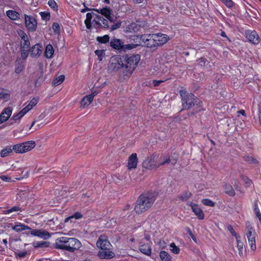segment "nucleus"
Here are the masks:
<instances>
[{
	"label": "nucleus",
	"mask_w": 261,
	"mask_h": 261,
	"mask_svg": "<svg viewBox=\"0 0 261 261\" xmlns=\"http://www.w3.org/2000/svg\"><path fill=\"white\" fill-rule=\"evenodd\" d=\"M182 103V110H189L193 107L194 113H197L202 110V101L192 93H188L186 90L179 91Z\"/></svg>",
	"instance_id": "1"
},
{
	"label": "nucleus",
	"mask_w": 261,
	"mask_h": 261,
	"mask_svg": "<svg viewBox=\"0 0 261 261\" xmlns=\"http://www.w3.org/2000/svg\"><path fill=\"white\" fill-rule=\"evenodd\" d=\"M156 200L154 193L148 192L141 194L137 198L134 207L137 214H141L148 211Z\"/></svg>",
	"instance_id": "2"
},
{
	"label": "nucleus",
	"mask_w": 261,
	"mask_h": 261,
	"mask_svg": "<svg viewBox=\"0 0 261 261\" xmlns=\"http://www.w3.org/2000/svg\"><path fill=\"white\" fill-rule=\"evenodd\" d=\"M96 246L99 248L97 256L100 258L110 259L115 256V253L112 251L113 246L107 236L100 235L97 241Z\"/></svg>",
	"instance_id": "3"
},
{
	"label": "nucleus",
	"mask_w": 261,
	"mask_h": 261,
	"mask_svg": "<svg viewBox=\"0 0 261 261\" xmlns=\"http://www.w3.org/2000/svg\"><path fill=\"white\" fill-rule=\"evenodd\" d=\"M55 247L57 249L67 250L73 252L81 246V242L74 238L62 237L56 239Z\"/></svg>",
	"instance_id": "4"
},
{
	"label": "nucleus",
	"mask_w": 261,
	"mask_h": 261,
	"mask_svg": "<svg viewBox=\"0 0 261 261\" xmlns=\"http://www.w3.org/2000/svg\"><path fill=\"white\" fill-rule=\"evenodd\" d=\"M122 59L126 74L128 73L131 74L136 68L140 60V55L139 54L125 55L122 56Z\"/></svg>",
	"instance_id": "5"
},
{
	"label": "nucleus",
	"mask_w": 261,
	"mask_h": 261,
	"mask_svg": "<svg viewBox=\"0 0 261 261\" xmlns=\"http://www.w3.org/2000/svg\"><path fill=\"white\" fill-rule=\"evenodd\" d=\"M245 235L248 239V244L251 250L254 251L256 249L255 238L256 233L254 227L249 221L245 223Z\"/></svg>",
	"instance_id": "6"
},
{
	"label": "nucleus",
	"mask_w": 261,
	"mask_h": 261,
	"mask_svg": "<svg viewBox=\"0 0 261 261\" xmlns=\"http://www.w3.org/2000/svg\"><path fill=\"white\" fill-rule=\"evenodd\" d=\"M35 146V141H29L13 145L12 149L16 153H23L31 150Z\"/></svg>",
	"instance_id": "7"
},
{
	"label": "nucleus",
	"mask_w": 261,
	"mask_h": 261,
	"mask_svg": "<svg viewBox=\"0 0 261 261\" xmlns=\"http://www.w3.org/2000/svg\"><path fill=\"white\" fill-rule=\"evenodd\" d=\"M158 155L156 153H152L147 155L142 163V167L147 170H152L154 169H156L159 168V164L157 163L156 160Z\"/></svg>",
	"instance_id": "8"
},
{
	"label": "nucleus",
	"mask_w": 261,
	"mask_h": 261,
	"mask_svg": "<svg viewBox=\"0 0 261 261\" xmlns=\"http://www.w3.org/2000/svg\"><path fill=\"white\" fill-rule=\"evenodd\" d=\"M110 67L113 71H117L119 69H122L123 71L125 72L122 56H116L113 57L111 60Z\"/></svg>",
	"instance_id": "9"
},
{
	"label": "nucleus",
	"mask_w": 261,
	"mask_h": 261,
	"mask_svg": "<svg viewBox=\"0 0 261 261\" xmlns=\"http://www.w3.org/2000/svg\"><path fill=\"white\" fill-rule=\"evenodd\" d=\"M143 45L147 47L152 48L158 47V43L155 38H157L156 35L153 34H143Z\"/></svg>",
	"instance_id": "10"
},
{
	"label": "nucleus",
	"mask_w": 261,
	"mask_h": 261,
	"mask_svg": "<svg viewBox=\"0 0 261 261\" xmlns=\"http://www.w3.org/2000/svg\"><path fill=\"white\" fill-rule=\"evenodd\" d=\"M25 25L29 32H34L37 26V20L32 16L24 14Z\"/></svg>",
	"instance_id": "11"
},
{
	"label": "nucleus",
	"mask_w": 261,
	"mask_h": 261,
	"mask_svg": "<svg viewBox=\"0 0 261 261\" xmlns=\"http://www.w3.org/2000/svg\"><path fill=\"white\" fill-rule=\"evenodd\" d=\"M245 36L251 43L257 45L260 43V38L257 33L254 30H247L245 32Z\"/></svg>",
	"instance_id": "12"
},
{
	"label": "nucleus",
	"mask_w": 261,
	"mask_h": 261,
	"mask_svg": "<svg viewBox=\"0 0 261 261\" xmlns=\"http://www.w3.org/2000/svg\"><path fill=\"white\" fill-rule=\"evenodd\" d=\"M110 21L105 19L100 15H96L93 19V24L95 27H102L105 29H108L110 27Z\"/></svg>",
	"instance_id": "13"
},
{
	"label": "nucleus",
	"mask_w": 261,
	"mask_h": 261,
	"mask_svg": "<svg viewBox=\"0 0 261 261\" xmlns=\"http://www.w3.org/2000/svg\"><path fill=\"white\" fill-rule=\"evenodd\" d=\"M94 10L104 16L111 23L115 21V19L112 13V10L110 8L105 7L102 9H94Z\"/></svg>",
	"instance_id": "14"
},
{
	"label": "nucleus",
	"mask_w": 261,
	"mask_h": 261,
	"mask_svg": "<svg viewBox=\"0 0 261 261\" xmlns=\"http://www.w3.org/2000/svg\"><path fill=\"white\" fill-rule=\"evenodd\" d=\"M187 205L191 207L192 212L199 220H202L204 219V214L197 204L190 201L187 203Z\"/></svg>",
	"instance_id": "15"
},
{
	"label": "nucleus",
	"mask_w": 261,
	"mask_h": 261,
	"mask_svg": "<svg viewBox=\"0 0 261 261\" xmlns=\"http://www.w3.org/2000/svg\"><path fill=\"white\" fill-rule=\"evenodd\" d=\"M29 232H25L24 233L29 235L31 234L32 236L38 237L40 238H42L43 239H47L50 236V234L48 232L45 230H43L42 229H32Z\"/></svg>",
	"instance_id": "16"
},
{
	"label": "nucleus",
	"mask_w": 261,
	"mask_h": 261,
	"mask_svg": "<svg viewBox=\"0 0 261 261\" xmlns=\"http://www.w3.org/2000/svg\"><path fill=\"white\" fill-rule=\"evenodd\" d=\"M13 111L12 107L5 108L0 114V124L6 122L10 117Z\"/></svg>",
	"instance_id": "17"
},
{
	"label": "nucleus",
	"mask_w": 261,
	"mask_h": 261,
	"mask_svg": "<svg viewBox=\"0 0 261 261\" xmlns=\"http://www.w3.org/2000/svg\"><path fill=\"white\" fill-rule=\"evenodd\" d=\"M138 158L136 153H132L128 158L127 168L129 170L137 168L138 164Z\"/></svg>",
	"instance_id": "18"
},
{
	"label": "nucleus",
	"mask_w": 261,
	"mask_h": 261,
	"mask_svg": "<svg viewBox=\"0 0 261 261\" xmlns=\"http://www.w3.org/2000/svg\"><path fill=\"white\" fill-rule=\"evenodd\" d=\"M141 26L137 22H132L125 28V32L131 33H136L141 30Z\"/></svg>",
	"instance_id": "19"
},
{
	"label": "nucleus",
	"mask_w": 261,
	"mask_h": 261,
	"mask_svg": "<svg viewBox=\"0 0 261 261\" xmlns=\"http://www.w3.org/2000/svg\"><path fill=\"white\" fill-rule=\"evenodd\" d=\"M130 42L133 43L136 47L141 45H143V35H133L129 37Z\"/></svg>",
	"instance_id": "20"
},
{
	"label": "nucleus",
	"mask_w": 261,
	"mask_h": 261,
	"mask_svg": "<svg viewBox=\"0 0 261 261\" xmlns=\"http://www.w3.org/2000/svg\"><path fill=\"white\" fill-rule=\"evenodd\" d=\"M151 242L141 244L139 247L140 251L145 255L150 256L151 254Z\"/></svg>",
	"instance_id": "21"
},
{
	"label": "nucleus",
	"mask_w": 261,
	"mask_h": 261,
	"mask_svg": "<svg viewBox=\"0 0 261 261\" xmlns=\"http://www.w3.org/2000/svg\"><path fill=\"white\" fill-rule=\"evenodd\" d=\"M12 229L17 232H21L25 230H31V228L29 226L20 222L15 223V225L12 227Z\"/></svg>",
	"instance_id": "22"
},
{
	"label": "nucleus",
	"mask_w": 261,
	"mask_h": 261,
	"mask_svg": "<svg viewBox=\"0 0 261 261\" xmlns=\"http://www.w3.org/2000/svg\"><path fill=\"white\" fill-rule=\"evenodd\" d=\"M21 38V48L29 50L30 48V42L27 35L23 32L22 33Z\"/></svg>",
	"instance_id": "23"
},
{
	"label": "nucleus",
	"mask_w": 261,
	"mask_h": 261,
	"mask_svg": "<svg viewBox=\"0 0 261 261\" xmlns=\"http://www.w3.org/2000/svg\"><path fill=\"white\" fill-rule=\"evenodd\" d=\"M154 35H156L157 38H155L158 46L163 45L167 42L169 40L168 36L164 34L156 33L153 34Z\"/></svg>",
	"instance_id": "24"
},
{
	"label": "nucleus",
	"mask_w": 261,
	"mask_h": 261,
	"mask_svg": "<svg viewBox=\"0 0 261 261\" xmlns=\"http://www.w3.org/2000/svg\"><path fill=\"white\" fill-rule=\"evenodd\" d=\"M96 15H98L96 14H95V13H94L93 12H89V13H87V14H86V18L85 20V24L86 25V28L88 29H90L91 28V27H92V23L93 24V23H92L93 20L92 21V19L93 18L94 19V17Z\"/></svg>",
	"instance_id": "25"
},
{
	"label": "nucleus",
	"mask_w": 261,
	"mask_h": 261,
	"mask_svg": "<svg viewBox=\"0 0 261 261\" xmlns=\"http://www.w3.org/2000/svg\"><path fill=\"white\" fill-rule=\"evenodd\" d=\"M7 16L12 20H19L20 18V14L14 10H9L6 12Z\"/></svg>",
	"instance_id": "26"
},
{
	"label": "nucleus",
	"mask_w": 261,
	"mask_h": 261,
	"mask_svg": "<svg viewBox=\"0 0 261 261\" xmlns=\"http://www.w3.org/2000/svg\"><path fill=\"white\" fill-rule=\"evenodd\" d=\"M110 46L114 49L121 50L123 48V42L119 39L114 38L111 40Z\"/></svg>",
	"instance_id": "27"
},
{
	"label": "nucleus",
	"mask_w": 261,
	"mask_h": 261,
	"mask_svg": "<svg viewBox=\"0 0 261 261\" xmlns=\"http://www.w3.org/2000/svg\"><path fill=\"white\" fill-rule=\"evenodd\" d=\"M42 48L41 44L38 43L32 46L31 54L32 57L38 56L40 55Z\"/></svg>",
	"instance_id": "28"
},
{
	"label": "nucleus",
	"mask_w": 261,
	"mask_h": 261,
	"mask_svg": "<svg viewBox=\"0 0 261 261\" xmlns=\"http://www.w3.org/2000/svg\"><path fill=\"white\" fill-rule=\"evenodd\" d=\"M93 100V95L89 94L84 97L81 101V106L84 108L89 105Z\"/></svg>",
	"instance_id": "29"
},
{
	"label": "nucleus",
	"mask_w": 261,
	"mask_h": 261,
	"mask_svg": "<svg viewBox=\"0 0 261 261\" xmlns=\"http://www.w3.org/2000/svg\"><path fill=\"white\" fill-rule=\"evenodd\" d=\"M54 49L51 44H49L46 45L44 52V56L46 58L50 59L53 57L54 54Z\"/></svg>",
	"instance_id": "30"
},
{
	"label": "nucleus",
	"mask_w": 261,
	"mask_h": 261,
	"mask_svg": "<svg viewBox=\"0 0 261 261\" xmlns=\"http://www.w3.org/2000/svg\"><path fill=\"white\" fill-rule=\"evenodd\" d=\"M12 146H7L1 151L0 155L2 158H5L11 154L13 152Z\"/></svg>",
	"instance_id": "31"
},
{
	"label": "nucleus",
	"mask_w": 261,
	"mask_h": 261,
	"mask_svg": "<svg viewBox=\"0 0 261 261\" xmlns=\"http://www.w3.org/2000/svg\"><path fill=\"white\" fill-rule=\"evenodd\" d=\"M10 98V94L7 89L0 88V99H3L7 101Z\"/></svg>",
	"instance_id": "32"
},
{
	"label": "nucleus",
	"mask_w": 261,
	"mask_h": 261,
	"mask_svg": "<svg viewBox=\"0 0 261 261\" xmlns=\"http://www.w3.org/2000/svg\"><path fill=\"white\" fill-rule=\"evenodd\" d=\"M225 193L230 196H234L236 194L235 191L233 190L232 187L230 184H225L224 187Z\"/></svg>",
	"instance_id": "33"
},
{
	"label": "nucleus",
	"mask_w": 261,
	"mask_h": 261,
	"mask_svg": "<svg viewBox=\"0 0 261 261\" xmlns=\"http://www.w3.org/2000/svg\"><path fill=\"white\" fill-rule=\"evenodd\" d=\"M49 243L47 241H35L33 243L35 248H46L49 246Z\"/></svg>",
	"instance_id": "34"
},
{
	"label": "nucleus",
	"mask_w": 261,
	"mask_h": 261,
	"mask_svg": "<svg viewBox=\"0 0 261 261\" xmlns=\"http://www.w3.org/2000/svg\"><path fill=\"white\" fill-rule=\"evenodd\" d=\"M160 257L162 261H172L171 256L165 251H161L160 252Z\"/></svg>",
	"instance_id": "35"
},
{
	"label": "nucleus",
	"mask_w": 261,
	"mask_h": 261,
	"mask_svg": "<svg viewBox=\"0 0 261 261\" xmlns=\"http://www.w3.org/2000/svg\"><path fill=\"white\" fill-rule=\"evenodd\" d=\"M244 161L249 164H257L258 161L252 156L245 155L243 157Z\"/></svg>",
	"instance_id": "36"
},
{
	"label": "nucleus",
	"mask_w": 261,
	"mask_h": 261,
	"mask_svg": "<svg viewBox=\"0 0 261 261\" xmlns=\"http://www.w3.org/2000/svg\"><path fill=\"white\" fill-rule=\"evenodd\" d=\"M65 80V76L63 74L59 75L58 77L55 79L53 81V85L54 86H57L60 85Z\"/></svg>",
	"instance_id": "37"
},
{
	"label": "nucleus",
	"mask_w": 261,
	"mask_h": 261,
	"mask_svg": "<svg viewBox=\"0 0 261 261\" xmlns=\"http://www.w3.org/2000/svg\"><path fill=\"white\" fill-rule=\"evenodd\" d=\"M83 217V215L79 212H76L73 215L65 218V222H67L69 220L74 218L75 219H80Z\"/></svg>",
	"instance_id": "38"
},
{
	"label": "nucleus",
	"mask_w": 261,
	"mask_h": 261,
	"mask_svg": "<svg viewBox=\"0 0 261 261\" xmlns=\"http://www.w3.org/2000/svg\"><path fill=\"white\" fill-rule=\"evenodd\" d=\"M110 37L108 35H105L103 36H98L96 37V41L99 43L105 44L109 41Z\"/></svg>",
	"instance_id": "39"
},
{
	"label": "nucleus",
	"mask_w": 261,
	"mask_h": 261,
	"mask_svg": "<svg viewBox=\"0 0 261 261\" xmlns=\"http://www.w3.org/2000/svg\"><path fill=\"white\" fill-rule=\"evenodd\" d=\"M191 196V193L189 191H185L180 196L179 199L183 201H187Z\"/></svg>",
	"instance_id": "40"
},
{
	"label": "nucleus",
	"mask_w": 261,
	"mask_h": 261,
	"mask_svg": "<svg viewBox=\"0 0 261 261\" xmlns=\"http://www.w3.org/2000/svg\"><path fill=\"white\" fill-rule=\"evenodd\" d=\"M241 178L243 180L246 188L250 187L252 183V180L248 177L243 174L241 175Z\"/></svg>",
	"instance_id": "41"
},
{
	"label": "nucleus",
	"mask_w": 261,
	"mask_h": 261,
	"mask_svg": "<svg viewBox=\"0 0 261 261\" xmlns=\"http://www.w3.org/2000/svg\"><path fill=\"white\" fill-rule=\"evenodd\" d=\"M201 202L203 205L206 206L214 207L215 205V202L208 198L203 199Z\"/></svg>",
	"instance_id": "42"
},
{
	"label": "nucleus",
	"mask_w": 261,
	"mask_h": 261,
	"mask_svg": "<svg viewBox=\"0 0 261 261\" xmlns=\"http://www.w3.org/2000/svg\"><path fill=\"white\" fill-rule=\"evenodd\" d=\"M48 5L55 12L58 11V6L55 0H49Z\"/></svg>",
	"instance_id": "43"
},
{
	"label": "nucleus",
	"mask_w": 261,
	"mask_h": 261,
	"mask_svg": "<svg viewBox=\"0 0 261 261\" xmlns=\"http://www.w3.org/2000/svg\"><path fill=\"white\" fill-rule=\"evenodd\" d=\"M95 54L97 56L98 60L102 61L103 57L105 55V49H97L95 51Z\"/></svg>",
	"instance_id": "44"
},
{
	"label": "nucleus",
	"mask_w": 261,
	"mask_h": 261,
	"mask_svg": "<svg viewBox=\"0 0 261 261\" xmlns=\"http://www.w3.org/2000/svg\"><path fill=\"white\" fill-rule=\"evenodd\" d=\"M17 211H22L21 207L18 206H14L11 207V208H9L8 210H7L5 211V214H10L13 212H17Z\"/></svg>",
	"instance_id": "45"
},
{
	"label": "nucleus",
	"mask_w": 261,
	"mask_h": 261,
	"mask_svg": "<svg viewBox=\"0 0 261 261\" xmlns=\"http://www.w3.org/2000/svg\"><path fill=\"white\" fill-rule=\"evenodd\" d=\"M40 15L43 20L48 21L50 19V13L48 11L41 12Z\"/></svg>",
	"instance_id": "46"
},
{
	"label": "nucleus",
	"mask_w": 261,
	"mask_h": 261,
	"mask_svg": "<svg viewBox=\"0 0 261 261\" xmlns=\"http://www.w3.org/2000/svg\"><path fill=\"white\" fill-rule=\"evenodd\" d=\"M171 251L174 254H178L180 251L179 248L177 247L174 243H172L170 245Z\"/></svg>",
	"instance_id": "47"
},
{
	"label": "nucleus",
	"mask_w": 261,
	"mask_h": 261,
	"mask_svg": "<svg viewBox=\"0 0 261 261\" xmlns=\"http://www.w3.org/2000/svg\"><path fill=\"white\" fill-rule=\"evenodd\" d=\"M221 2L227 8H231L234 5V3L232 0H220Z\"/></svg>",
	"instance_id": "48"
},
{
	"label": "nucleus",
	"mask_w": 261,
	"mask_h": 261,
	"mask_svg": "<svg viewBox=\"0 0 261 261\" xmlns=\"http://www.w3.org/2000/svg\"><path fill=\"white\" fill-rule=\"evenodd\" d=\"M52 28L55 34L60 33V25L58 22H55L53 23Z\"/></svg>",
	"instance_id": "49"
},
{
	"label": "nucleus",
	"mask_w": 261,
	"mask_h": 261,
	"mask_svg": "<svg viewBox=\"0 0 261 261\" xmlns=\"http://www.w3.org/2000/svg\"><path fill=\"white\" fill-rule=\"evenodd\" d=\"M23 68V65H22V64L21 63H19V62H18L17 61L16 63V67L15 68V72L16 73H19L22 71Z\"/></svg>",
	"instance_id": "50"
},
{
	"label": "nucleus",
	"mask_w": 261,
	"mask_h": 261,
	"mask_svg": "<svg viewBox=\"0 0 261 261\" xmlns=\"http://www.w3.org/2000/svg\"><path fill=\"white\" fill-rule=\"evenodd\" d=\"M171 162V160L169 155H164L163 158V161L159 164V167L166 164H168Z\"/></svg>",
	"instance_id": "51"
},
{
	"label": "nucleus",
	"mask_w": 261,
	"mask_h": 261,
	"mask_svg": "<svg viewBox=\"0 0 261 261\" xmlns=\"http://www.w3.org/2000/svg\"><path fill=\"white\" fill-rule=\"evenodd\" d=\"M206 61L207 60L203 57H201L197 60L198 65L202 67L205 66Z\"/></svg>",
	"instance_id": "52"
},
{
	"label": "nucleus",
	"mask_w": 261,
	"mask_h": 261,
	"mask_svg": "<svg viewBox=\"0 0 261 261\" xmlns=\"http://www.w3.org/2000/svg\"><path fill=\"white\" fill-rule=\"evenodd\" d=\"M121 25V22L120 21H118L115 23H114L110 28V30L111 31H114L119 29Z\"/></svg>",
	"instance_id": "53"
},
{
	"label": "nucleus",
	"mask_w": 261,
	"mask_h": 261,
	"mask_svg": "<svg viewBox=\"0 0 261 261\" xmlns=\"http://www.w3.org/2000/svg\"><path fill=\"white\" fill-rule=\"evenodd\" d=\"M240 238V237L239 236L237 237V239H236L237 242V247L239 249V254L241 253H242L243 249V243L240 240H239Z\"/></svg>",
	"instance_id": "54"
},
{
	"label": "nucleus",
	"mask_w": 261,
	"mask_h": 261,
	"mask_svg": "<svg viewBox=\"0 0 261 261\" xmlns=\"http://www.w3.org/2000/svg\"><path fill=\"white\" fill-rule=\"evenodd\" d=\"M227 229L233 236L235 237L236 239H237V237H239V236L236 232L234 229L231 225H229L227 226Z\"/></svg>",
	"instance_id": "55"
},
{
	"label": "nucleus",
	"mask_w": 261,
	"mask_h": 261,
	"mask_svg": "<svg viewBox=\"0 0 261 261\" xmlns=\"http://www.w3.org/2000/svg\"><path fill=\"white\" fill-rule=\"evenodd\" d=\"M136 46L132 43L129 44H126L125 45L123 44V48L124 50H130L133 48H136Z\"/></svg>",
	"instance_id": "56"
},
{
	"label": "nucleus",
	"mask_w": 261,
	"mask_h": 261,
	"mask_svg": "<svg viewBox=\"0 0 261 261\" xmlns=\"http://www.w3.org/2000/svg\"><path fill=\"white\" fill-rule=\"evenodd\" d=\"M39 100V98L38 97H34V98H33L30 100V101L29 102V103H30V105L32 106V107H34L35 106H36L37 105Z\"/></svg>",
	"instance_id": "57"
},
{
	"label": "nucleus",
	"mask_w": 261,
	"mask_h": 261,
	"mask_svg": "<svg viewBox=\"0 0 261 261\" xmlns=\"http://www.w3.org/2000/svg\"><path fill=\"white\" fill-rule=\"evenodd\" d=\"M23 117V116L22 114H20V112H19V113H18L17 114H14L13 115L11 119L12 120H14L15 121H16L17 120L20 119Z\"/></svg>",
	"instance_id": "58"
},
{
	"label": "nucleus",
	"mask_w": 261,
	"mask_h": 261,
	"mask_svg": "<svg viewBox=\"0 0 261 261\" xmlns=\"http://www.w3.org/2000/svg\"><path fill=\"white\" fill-rule=\"evenodd\" d=\"M253 207V210H254V213L260 211L259 207H258V201L257 200H255L254 201Z\"/></svg>",
	"instance_id": "59"
},
{
	"label": "nucleus",
	"mask_w": 261,
	"mask_h": 261,
	"mask_svg": "<svg viewBox=\"0 0 261 261\" xmlns=\"http://www.w3.org/2000/svg\"><path fill=\"white\" fill-rule=\"evenodd\" d=\"M27 50L26 49H23V50L21 52V56L23 59H25L28 56V53L27 52Z\"/></svg>",
	"instance_id": "60"
},
{
	"label": "nucleus",
	"mask_w": 261,
	"mask_h": 261,
	"mask_svg": "<svg viewBox=\"0 0 261 261\" xmlns=\"http://www.w3.org/2000/svg\"><path fill=\"white\" fill-rule=\"evenodd\" d=\"M165 81L164 80H153L152 83L153 84L154 87H157L160 85V84Z\"/></svg>",
	"instance_id": "61"
},
{
	"label": "nucleus",
	"mask_w": 261,
	"mask_h": 261,
	"mask_svg": "<svg viewBox=\"0 0 261 261\" xmlns=\"http://www.w3.org/2000/svg\"><path fill=\"white\" fill-rule=\"evenodd\" d=\"M29 112L27 109L24 107L19 112L20 114H22L23 116Z\"/></svg>",
	"instance_id": "62"
},
{
	"label": "nucleus",
	"mask_w": 261,
	"mask_h": 261,
	"mask_svg": "<svg viewBox=\"0 0 261 261\" xmlns=\"http://www.w3.org/2000/svg\"><path fill=\"white\" fill-rule=\"evenodd\" d=\"M256 217L258 219L260 224H261V213L260 211L254 213Z\"/></svg>",
	"instance_id": "63"
},
{
	"label": "nucleus",
	"mask_w": 261,
	"mask_h": 261,
	"mask_svg": "<svg viewBox=\"0 0 261 261\" xmlns=\"http://www.w3.org/2000/svg\"><path fill=\"white\" fill-rule=\"evenodd\" d=\"M257 114H258V120L259 122V124L261 126V110H259L258 111Z\"/></svg>",
	"instance_id": "64"
}]
</instances>
